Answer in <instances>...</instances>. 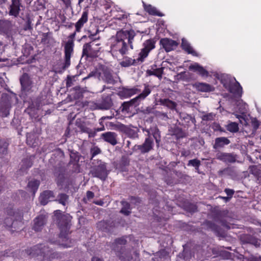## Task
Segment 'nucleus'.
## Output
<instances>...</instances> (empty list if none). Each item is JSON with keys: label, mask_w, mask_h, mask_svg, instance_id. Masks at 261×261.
<instances>
[{"label": "nucleus", "mask_w": 261, "mask_h": 261, "mask_svg": "<svg viewBox=\"0 0 261 261\" xmlns=\"http://www.w3.org/2000/svg\"><path fill=\"white\" fill-rule=\"evenodd\" d=\"M135 33L133 31H120L109 40L110 52L113 56L126 54L129 46L133 49V42Z\"/></svg>", "instance_id": "1"}, {"label": "nucleus", "mask_w": 261, "mask_h": 261, "mask_svg": "<svg viewBox=\"0 0 261 261\" xmlns=\"http://www.w3.org/2000/svg\"><path fill=\"white\" fill-rule=\"evenodd\" d=\"M155 41L152 39L146 40L143 44V48L139 54L137 59H132L130 58H125L121 62L120 65L123 67H128L135 65L136 63L143 62L148 56L149 53L155 47Z\"/></svg>", "instance_id": "2"}, {"label": "nucleus", "mask_w": 261, "mask_h": 261, "mask_svg": "<svg viewBox=\"0 0 261 261\" xmlns=\"http://www.w3.org/2000/svg\"><path fill=\"white\" fill-rule=\"evenodd\" d=\"M151 89L149 85H145L144 89L143 91L140 93L137 96L132 99L128 101L124 102L120 109L122 112L128 113L130 112L133 109L138 106L141 101L144 100L151 93Z\"/></svg>", "instance_id": "3"}, {"label": "nucleus", "mask_w": 261, "mask_h": 261, "mask_svg": "<svg viewBox=\"0 0 261 261\" xmlns=\"http://www.w3.org/2000/svg\"><path fill=\"white\" fill-rule=\"evenodd\" d=\"M30 254L33 256H43L44 260L57 257V254L53 252L52 248L50 249L48 243L46 244H39L34 246L31 249Z\"/></svg>", "instance_id": "4"}, {"label": "nucleus", "mask_w": 261, "mask_h": 261, "mask_svg": "<svg viewBox=\"0 0 261 261\" xmlns=\"http://www.w3.org/2000/svg\"><path fill=\"white\" fill-rule=\"evenodd\" d=\"M90 173L93 177H97L101 180H105L108 172L106 168V164L100 160H93Z\"/></svg>", "instance_id": "5"}, {"label": "nucleus", "mask_w": 261, "mask_h": 261, "mask_svg": "<svg viewBox=\"0 0 261 261\" xmlns=\"http://www.w3.org/2000/svg\"><path fill=\"white\" fill-rule=\"evenodd\" d=\"M71 216L68 215H64L61 217L58 222V225L60 229L61 238L67 239V235L69 233L70 227Z\"/></svg>", "instance_id": "6"}, {"label": "nucleus", "mask_w": 261, "mask_h": 261, "mask_svg": "<svg viewBox=\"0 0 261 261\" xmlns=\"http://www.w3.org/2000/svg\"><path fill=\"white\" fill-rule=\"evenodd\" d=\"M148 133V137L146 138L144 143L141 145H136L134 147V150H138L142 153H145L149 152L153 149L154 142L153 139L150 137V133L148 129L144 130Z\"/></svg>", "instance_id": "7"}, {"label": "nucleus", "mask_w": 261, "mask_h": 261, "mask_svg": "<svg viewBox=\"0 0 261 261\" xmlns=\"http://www.w3.org/2000/svg\"><path fill=\"white\" fill-rule=\"evenodd\" d=\"M221 83L226 89L229 90L230 92L237 96H240L241 95L242 88L238 82L236 81L234 83L232 84L224 77V79H221Z\"/></svg>", "instance_id": "8"}, {"label": "nucleus", "mask_w": 261, "mask_h": 261, "mask_svg": "<svg viewBox=\"0 0 261 261\" xmlns=\"http://www.w3.org/2000/svg\"><path fill=\"white\" fill-rule=\"evenodd\" d=\"M98 45V44H96L94 41L84 44L83 48V55L90 57H96L99 51V48L95 47V46Z\"/></svg>", "instance_id": "9"}, {"label": "nucleus", "mask_w": 261, "mask_h": 261, "mask_svg": "<svg viewBox=\"0 0 261 261\" xmlns=\"http://www.w3.org/2000/svg\"><path fill=\"white\" fill-rule=\"evenodd\" d=\"M73 41L72 40H69L65 43L64 47L65 53V63L64 68H68L70 64V58L73 51Z\"/></svg>", "instance_id": "10"}, {"label": "nucleus", "mask_w": 261, "mask_h": 261, "mask_svg": "<svg viewBox=\"0 0 261 261\" xmlns=\"http://www.w3.org/2000/svg\"><path fill=\"white\" fill-rule=\"evenodd\" d=\"M160 44L167 52H169L177 46V43L172 39L163 38L161 39Z\"/></svg>", "instance_id": "11"}, {"label": "nucleus", "mask_w": 261, "mask_h": 261, "mask_svg": "<svg viewBox=\"0 0 261 261\" xmlns=\"http://www.w3.org/2000/svg\"><path fill=\"white\" fill-rule=\"evenodd\" d=\"M11 5L9 7V14L10 15L17 17L18 16L19 14V12L20 10V0H12Z\"/></svg>", "instance_id": "12"}, {"label": "nucleus", "mask_w": 261, "mask_h": 261, "mask_svg": "<svg viewBox=\"0 0 261 261\" xmlns=\"http://www.w3.org/2000/svg\"><path fill=\"white\" fill-rule=\"evenodd\" d=\"M216 158L224 162L233 163L236 162V156L232 153L220 152L216 155Z\"/></svg>", "instance_id": "13"}, {"label": "nucleus", "mask_w": 261, "mask_h": 261, "mask_svg": "<svg viewBox=\"0 0 261 261\" xmlns=\"http://www.w3.org/2000/svg\"><path fill=\"white\" fill-rule=\"evenodd\" d=\"M46 221V217L44 215H39L36 217L34 220L33 229L36 231H40Z\"/></svg>", "instance_id": "14"}, {"label": "nucleus", "mask_w": 261, "mask_h": 261, "mask_svg": "<svg viewBox=\"0 0 261 261\" xmlns=\"http://www.w3.org/2000/svg\"><path fill=\"white\" fill-rule=\"evenodd\" d=\"M117 134L114 132H107L101 135V138L106 142H107L112 145H115L117 144Z\"/></svg>", "instance_id": "15"}, {"label": "nucleus", "mask_w": 261, "mask_h": 261, "mask_svg": "<svg viewBox=\"0 0 261 261\" xmlns=\"http://www.w3.org/2000/svg\"><path fill=\"white\" fill-rule=\"evenodd\" d=\"M241 241L244 243L251 244L256 247L260 246V240L256 238L249 234H245L241 237Z\"/></svg>", "instance_id": "16"}, {"label": "nucleus", "mask_w": 261, "mask_h": 261, "mask_svg": "<svg viewBox=\"0 0 261 261\" xmlns=\"http://www.w3.org/2000/svg\"><path fill=\"white\" fill-rule=\"evenodd\" d=\"M140 92V90L137 88L134 87L132 88H123L119 92V94L121 97L124 98L130 97Z\"/></svg>", "instance_id": "17"}, {"label": "nucleus", "mask_w": 261, "mask_h": 261, "mask_svg": "<svg viewBox=\"0 0 261 261\" xmlns=\"http://www.w3.org/2000/svg\"><path fill=\"white\" fill-rule=\"evenodd\" d=\"M20 82L23 90L28 91L31 89L32 82L28 74L24 73L20 77Z\"/></svg>", "instance_id": "18"}, {"label": "nucleus", "mask_w": 261, "mask_h": 261, "mask_svg": "<svg viewBox=\"0 0 261 261\" xmlns=\"http://www.w3.org/2000/svg\"><path fill=\"white\" fill-rule=\"evenodd\" d=\"M189 69L194 72H197L202 76H207L208 72L202 66L197 63H195L189 66Z\"/></svg>", "instance_id": "19"}, {"label": "nucleus", "mask_w": 261, "mask_h": 261, "mask_svg": "<svg viewBox=\"0 0 261 261\" xmlns=\"http://www.w3.org/2000/svg\"><path fill=\"white\" fill-rule=\"evenodd\" d=\"M193 87L198 91L203 92L212 91L214 88L210 85L204 83H196Z\"/></svg>", "instance_id": "20"}, {"label": "nucleus", "mask_w": 261, "mask_h": 261, "mask_svg": "<svg viewBox=\"0 0 261 261\" xmlns=\"http://www.w3.org/2000/svg\"><path fill=\"white\" fill-rule=\"evenodd\" d=\"M230 143V141L226 137H221L215 139L213 148L215 149L223 147Z\"/></svg>", "instance_id": "21"}, {"label": "nucleus", "mask_w": 261, "mask_h": 261, "mask_svg": "<svg viewBox=\"0 0 261 261\" xmlns=\"http://www.w3.org/2000/svg\"><path fill=\"white\" fill-rule=\"evenodd\" d=\"M53 193L50 191H46L42 193L39 197L40 203L42 205H45L49 201L52 200Z\"/></svg>", "instance_id": "22"}, {"label": "nucleus", "mask_w": 261, "mask_h": 261, "mask_svg": "<svg viewBox=\"0 0 261 261\" xmlns=\"http://www.w3.org/2000/svg\"><path fill=\"white\" fill-rule=\"evenodd\" d=\"M139 129L136 127L126 126L124 132L130 138L136 139L138 138Z\"/></svg>", "instance_id": "23"}, {"label": "nucleus", "mask_w": 261, "mask_h": 261, "mask_svg": "<svg viewBox=\"0 0 261 261\" xmlns=\"http://www.w3.org/2000/svg\"><path fill=\"white\" fill-rule=\"evenodd\" d=\"M88 11H86L83 12L81 18L75 23V28L76 32H80L81 29L83 27L84 24L88 20Z\"/></svg>", "instance_id": "24"}, {"label": "nucleus", "mask_w": 261, "mask_h": 261, "mask_svg": "<svg viewBox=\"0 0 261 261\" xmlns=\"http://www.w3.org/2000/svg\"><path fill=\"white\" fill-rule=\"evenodd\" d=\"M181 46L183 49L186 51L188 54H191L195 56H197L196 51L194 50L190 43L185 39H182Z\"/></svg>", "instance_id": "25"}, {"label": "nucleus", "mask_w": 261, "mask_h": 261, "mask_svg": "<svg viewBox=\"0 0 261 261\" xmlns=\"http://www.w3.org/2000/svg\"><path fill=\"white\" fill-rule=\"evenodd\" d=\"M112 106V101L110 97H106L102 99V101L99 104V108L102 110H108Z\"/></svg>", "instance_id": "26"}, {"label": "nucleus", "mask_w": 261, "mask_h": 261, "mask_svg": "<svg viewBox=\"0 0 261 261\" xmlns=\"http://www.w3.org/2000/svg\"><path fill=\"white\" fill-rule=\"evenodd\" d=\"M12 27L11 21L7 20H0V31L7 33Z\"/></svg>", "instance_id": "27"}, {"label": "nucleus", "mask_w": 261, "mask_h": 261, "mask_svg": "<svg viewBox=\"0 0 261 261\" xmlns=\"http://www.w3.org/2000/svg\"><path fill=\"white\" fill-rule=\"evenodd\" d=\"M39 185V180L36 179H32L29 181L28 184V188L29 190L33 192V194H35V192L38 190Z\"/></svg>", "instance_id": "28"}, {"label": "nucleus", "mask_w": 261, "mask_h": 261, "mask_svg": "<svg viewBox=\"0 0 261 261\" xmlns=\"http://www.w3.org/2000/svg\"><path fill=\"white\" fill-rule=\"evenodd\" d=\"M160 102L161 105L165 106L172 110L175 109L176 107V102L168 98L161 99Z\"/></svg>", "instance_id": "29"}, {"label": "nucleus", "mask_w": 261, "mask_h": 261, "mask_svg": "<svg viewBox=\"0 0 261 261\" xmlns=\"http://www.w3.org/2000/svg\"><path fill=\"white\" fill-rule=\"evenodd\" d=\"M143 3L145 10L146 12H147L149 14L153 15L161 16L160 12L158 11V10L155 7H152L150 5H146L144 2Z\"/></svg>", "instance_id": "30"}, {"label": "nucleus", "mask_w": 261, "mask_h": 261, "mask_svg": "<svg viewBox=\"0 0 261 261\" xmlns=\"http://www.w3.org/2000/svg\"><path fill=\"white\" fill-rule=\"evenodd\" d=\"M147 72L149 75H155L161 79L162 77L163 69V68L152 69V70H148Z\"/></svg>", "instance_id": "31"}, {"label": "nucleus", "mask_w": 261, "mask_h": 261, "mask_svg": "<svg viewBox=\"0 0 261 261\" xmlns=\"http://www.w3.org/2000/svg\"><path fill=\"white\" fill-rule=\"evenodd\" d=\"M126 242V241L124 238L118 239L115 240V243L113 246V249L115 251H118L119 247L121 248V246L125 245Z\"/></svg>", "instance_id": "32"}, {"label": "nucleus", "mask_w": 261, "mask_h": 261, "mask_svg": "<svg viewBox=\"0 0 261 261\" xmlns=\"http://www.w3.org/2000/svg\"><path fill=\"white\" fill-rule=\"evenodd\" d=\"M121 204L122 205V207L120 211V212L125 215H128L130 213V212L129 211V204L127 202L125 201H122Z\"/></svg>", "instance_id": "33"}, {"label": "nucleus", "mask_w": 261, "mask_h": 261, "mask_svg": "<svg viewBox=\"0 0 261 261\" xmlns=\"http://www.w3.org/2000/svg\"><path fill=\"white\" fill-rule=\"evenodd\" d=\"M2 99L3 101L5 103L6 107H10L12 97H10L7 94L3 93L2 95Z\"/></svg>", "instance_id": "34"}, {"label": "nucleus", "mask_w": 261, "mask_h": 261, "mask_svg": "<svg viewBox=\"0 0 261 261\" xmlns=\"http://www.w3.org/2000/svg\"><path fill=\"white\" fill-rule=\"evenodd\" d=\"M227 129L232 133L237 132L239 130L238 125L236 122H230L227 125Z\"/></svg>", "instance_id": "35"}, {"label": "nucleus", "mask_w": 261, "mask_h": 261, "mask_svg": "<svg viewBox=\"0 0 261 261\" xmlns=\"http://www.w3.org/2000/svg\"><path fill=\"white\" fill-rule=\"evenodd\" d=\"M80 129L82 132L88 134L89 137H94L96 134L95 132L92 131L91 129L84 125H81L80 126Z\"/></svg>", "instance_id": "36"}, {"label": "nucleus", "mask_w": 261, "mask_h": 261, "mask_svg": "<svg viewBox=\"0 0 261 261\" xmlns=\"http://www.w3.org/2000/svg\"><path fill=\"white\" fill-rule=\"evenodd\" d=\"M68 196L65 194H61L58 196V201L60 203L65 205L68 202Z\"/></svg>", "instance_id": "37"}, {"label": "nucleus", "mask_w": 261, "mask_h": 261, "mask_svg": "<svg viewBox=\"0 0 261 261\" xmlns=\"http://www.w3.org/2000/svg\"><path fill=\"white\" fill-rule=\"evenodd\" d=\"M152 135L154 139L155 140V142L157 144V146L159 145V143L161 141L160 139V132L158 129L155 128L152 132Z\"/></svg>", "instance_id": "38"}, {"label": "nucleus", "mask_w": 261, "mask_h": 261, "mask_svg": "<svg viewBox=\"0 0 261 261\" xmlns=\"http://www.w3.org/2000/svg\"><path fill=\"white\" fill-rule=\"evenodd\" d=\"M110 125L113 127L114 129L119 130L124 132L126 126L117 123L116 124H113L112 122H110Z\"/></svg>", "instance_id": "39"}, {"label": "nucleus", "mask_w": 261, "mask_h": 261, "mask_svg": "<svg viewBox=\"0 0 261 261\" xmlns=\"http://www.w3.org/2000/svg\"><path fill=\"white\" fill-rule=\"evenodd\" d=\"M200 165V161L197 159H193L189 161L188 166H191L195 167L196 169H198Z\"/></svg>", "instance_id": "40"}, {"label": "nucleus", "mask_w": 261, "mask_h": 261, "mask_svg": "<svg viewBox=\"0 0 261 261\" xmlns=\"http://www.w3.org/2000/svg\"><path fill=\"white\" fill-rule=\"evenodd\" d=\"M105 79L106 81L109 84H113L115 82L112 75L109 72H105Z\"/></svg>", "instance_id": "41"}, {"label": "nucleus", "mask_w": 261, "mask_h": 261, "mask_svg": "<svg viewBox=\"0 0 261 261\" xmlns=\"http://www.w3.org/2000/svg\"><path fill=\"white\" fill-rule=\"evenodd\" d=\"M215 116L214 114L212 113H208L202 116V120L204 121H211L214 119Z\"/></svg>", "instance_id": "42"}, {"label": "nucleus", "mask_w": 261, "mask_h": 261, "mask_svg": "<svg viewBox=\"0 0 261 261\" xmlns=\"http://www.w3.org/2000/svg\"><path fill=\"white\" fill-rule=\"evenodd\" d=\"M249 172L255 176L258 175V171L257 167L255 166H250L249 168Z\"/></svg>", "instance_id": "43"}, {"label": "nucleus", "mask_w": 261, "mask_h": 261, "mask_svg": "<svg viewBox=\"0 0 261 261\" xmlns=\"http://www.w3.org/2000/svg\"><path fill=\"white\" fill-rule=\"evenodd\" d=\"M100 149L96 147H94L93 148H91V153L92 154V158L91 159V160H92L93 158L95 155L99 154L100 153Z\"/></svg>", "instance_id": "44"}, {"label": "nucleus", "mask_w": 261, "mask_h": 261, "mask_svg": "<svg viewBox=\"0 0 261 261\" xmlns=\"http://www.w3.org/2000/svg\"><path fill=\"white\" fill-rule=\"evenodd\" d=\"M4 223L6 226L10 227L13 224V218H7L4 221Z\"/></svg>", "instance_id": "45"}, {"label": "nucleus", "mask_w": 261, "mask_h": 261, "mask_svg": "<svg viewBox=\"0 0 261 261\" xmlns=\"http://www.w3.org/2000/svg\"><path fill=\"white\" fill-rule=\"evenodd\" d=\"M225 192L228 196L230 197H231L234 193V191L229 189H226Z\"/></svg>", "instance_id": "46"}, {"label": "nucleus", "mask_w": 261, "mask_h": 261, "mask_svg": "<svg viewBox=\"0 0 261 261\" xmlns=\"http://www.w3.org/2000/svg\"><path fill=\"white\" fill-rule=\"evenodd\" d=\"M97 73V71H92V72H91L87 76L84 77L83 79V80H85L86 79H88L92 76H95L96 73Z\"/></svg>", "instance_id": "47"}, {"label": "nucleus", "mask_w": 261, "mask_h": 261, "mask_svg": "<svg viewBox=\"0 0 261 261\" xmlns=\"http://www.w3.org/2000/svg\"><path fill=\"white\" fill-rule=\"evenodd\" d=\"M94 197V193L91 191H87V197L88 199H91Z\"/></svg>", "instance_id": "48"}, {"label": "nucleus", "mask_w": 261, "mask_h": 261, "mask_svg": "<svg viewBox=\"0 0 261 261\" xmlns=\"http://www.w3.org/2000/svg\"><path fill=\"white\" fill-rule=\"evenodd\" d=\"M123 253H122V254L119 255L120 258L121 259H124V260H125L129 261L130 260V257L129 256H124L123 255Z\"/></svg>", "instance_id": "49"}, {"label": "nucleus", "mask_w": 261, "mask_h": 261, "mask_svg": "<svg viewBox=\"0 0 261 261\" xmlns=\"http://www.w3.org/2000/svg\"><path fill=\"white\" fill-rule=\"evenodd\" d=\"M153 109L152 108L148 107L145 110H144V112L145 113L149 114L152 113Z\"/></svg>", "instance_id": "50"}, {"label": "nucleus", "mask_w": 261, "mask_h": 261, "mask_svg": "<svg viewBox=\"0 0 261 261\" xmlns=\"http://www.w3.org/2000/svg\"><path fill=\"white\" fill-rule=\"evenodd\" d=\"M247 106L246 105H245L244 106L243 109L242 110H240V111L242 114H245L246 113L247 109Z\"/></svg>", "instance_id": "51"}, {"label": "nucleus", "mask_w": 261, "mask_h": 261, "mask_svg": "<svg viewBox=\"0 0 261 261\" xmlns=\"http://www.w3.org/2000/svg\"><path fill=\"white\" fill-rule=\"evenodd\" d=\"M250 261H261V257H252L251 258Z\"/></svg>", "instance_id": "52"}, {"label": "nucleus", "mask_w": 261, "mask_h": 261, "mask_svg": "<svg viewBox=\"0 0 261 261\" xmlns=\"http://www.w3.org/2000/svg\"><path fill=\"white\" fill-rule=\"evenodd\" d=\"M236 117L239 119L240 122L242 123V120H244L243 117L242 115H237V114L236 115Z\"/></svg>", "instance_id": "53"}, {"label": "nucleus", "mask_w": 261, "mask_h": 261, "mask_svg": "<svg viewBox=\"0 0 261 261\" xmlns=\"http://www.w3.org/2000/svg\"><path fill=\"white\" fill-rule=\"evenodd\" d=\"M66 85L67 87L71 86V80L68 79L67 81Z\"/></svg>", "instance_id": "54"}, {"label": "nucleus", "mask_w": 261, "mask_h": 261, "mask_svg": "<svg viewBox=\"0 0 261 261\" xmlns=\"http://www.w3.org/2000/svg\"><path fill=\"white\" fill-rule=\"evenodd\" d=\"M62 1H63V2L66 5H68L70 4V0H61Z\"/></svg>", "instance_id": "55"}, {"label": "nucleus", "mask_w": 261, "mask_h": 261, "mask_svg": "<svg viewBox=\"0 0 261 261\" xmlns=\"http://www.w3.org/2000/svg\"><path fill=\"white\" fill-rule=\"evenodd\" d=\"M92 261H102V260L98 257H94L92 258Z\"/></svg>", "instance_id": "56"}, {"label": "nucleus", "mask_w": 261, "mask_h": 261, "mask_svg": "<svg viewBox=\"0 0 261 261\" xmlns=\"http://www.w3.org/2000/svg\"><path fill=\"white\" fill-rule=\"evenodd\" d=\"M191 207H192L191 212H194L195 211H196V207L195 205H192Z\"/></svg>", "instance_id": "57"}, {"label": "nucleus", "mask_w": 261, "mask_h": 261, "mask_svg": "<svg viewBox=\"0 0 261 261\" xmlns=\"http://www.w3.org/2000/svg\"><path fill=\"white\" fill-rule=\"evenodd\" d=\"M103 130H105V127H104V125H102V126H101V128H97L96 131L100 132V131H102Z\"/></svg>", "instance_id": "58"}, {"label": "nucleus", "mask_w": 261, "mask_h": 261, "mask_svg": "<svg viewBox=\"0 0 261 261\" xmlns=\"http://www.w3.org/2000/svg\"><path fill=\"white\" fill-rule=\"evenodd\" d=\"M112 118V116H105V117H102V118H101V119H111V118Z\"/></svg>", "instance_id": "59"}, {"label": "nucleus", "mask_w": 261, "mask_h": 261, "mask_svg": "<svg viewBox=\"0 0 261 261\" xmlns=\"http://www.w3.org/2000/svg\"><path fill=\"white\" fill-rule=\"evenodd\" d=\"M30 137H27V143L29 144V145H31V142H30Z\"/></svg>", "instance_id": "60"}, {"label": "nucleus", "mask_w": 261, "mask_h": 261, "mask_svg": "<svg viewBox=\"0 0 261 261\" xmlns=\"http://www.w3.org/2000/svg\"><path fill=\"white\" fill-rule=\"evenodd\" d=\"M228 169H224V170H223V171H220L219 172V173H220V174H222L223 172H226V171H228Z\"/></svg>", "instance_id": "61"}, {"label": "nucleus", "mask_w": 261, "mask_h": 261, "mask_svg": "<svg viewBox=\"0 0 261 261\" xmlns=\"http://www.w3.org/2000/svg\"><path fill=\"white\" fill-rule=\"evenodd\" d=\"M75 33H74L73 34L70 35V37L71 38H73L74 37V36H75Z\"/></svg>", "instance_id": "62"}, {"label": "nucleus", "mask_w": 261, "mask_h": 261, "mask_svg": "<svg viewBox=\"0 0 261 261\" xmlns=\"http://www.w3.org/2000/svg\"><path fill=\"white\" fill-rule=\"evenodd\" d=\"M103 120V119H101L99 120V124H100V125H101V126L103 125V124H102V120Z\"/></svg>", "instance_id": "63"}, {"label": "nucleus", "mask_w": 261, "mask_h": 261, "mask_svg": "<svg viewBox=\"0 0 261 261\" xmlns=\"http://www.w3.org/2000/svg\"><path fill=\"white\" fill-rule=\"evenodd\" d=\"M62 245L64 246V247H70L69 245H67V244H63Z\"/></svg>", "instance_id": "64"}]
</instances>
